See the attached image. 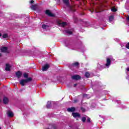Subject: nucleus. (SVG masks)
I'll return each mask as SVG.
<instances>
[{"mask_svg": "<svg viewBox=\"0 0 129 129\" xmlns=\"http://www.w3.org/2000/svg\"><path fill=\"white\" fill-rule=\"evenodd\" d=\"M29 75L27 73H24V78H28Z\"/></svg>", "mask_w": 129, "mask_h": 129, "instance_id": "obj_23", "label": "nucleus"}, {"mask_svg": "<svg viewBox=\"0 0 129 129\" xmlns=\"http://www.w3.org/2000/svg\"><path fill=\"white\" fill-rule=\"evenodd\" d=\"M31 9L33 10V11H36V10H37V6L36 5H32Z\"/></svg>", "mask_w": 129, "mask_h": 129, "instance_id": "obj_16", "label": "nucleus"}, {"mask_svg": "<svg viewBox=\"0 0 129 129\" xmlns=\"http://www.w3.org/2000/svg\"><path fill=\"white\" fill-rule=\"evenodd\" d=\"M0 37H2V34L0 33Z\"/></svg>", "mask_w": 129, "mask_h": 129, "instance_id": "obj_36", "label": "nucleus"}, {"mask_svg": "<svg viewBox=\"0 0 129 129\" xmlns=\"http://www.w3.org/2000/svg\"><path fill=\"white\" fill-rule=\"evenodd\" d=\"M3 102H4V103H5V104H7V103H8V102H9V99H8V98H7V97H5L3 99Z\"/></svg>", "mask_w": 129, "mask_h": 129, "instance_id": "obj_14", "label": "nucleus"}, {"mask_svg": "<svg viewBox=\"0 0 129 129\" xmlns=\"http://www.w3.org/2000/svg\"><path fill=\"white\" fill-rule=\"evenodd\" d=\"M87 122H90V118H88L87 119Z\"/></svg>", "mask_w": 129, "mask_h": 129, "instance_id": "obj_28", "label": "nucleus"}, {"mask_svg": "<svg viewBox=\"0 0 129 129\" xmlns=\"http://www.w3.org/2000/svg\"><path fill=\"white\" fill-rule=\"evenodd\" d=\"M81 78V77L78 75L72 76V79L73 80H79V79H80Z\"/></svg>", "mask_w": 129, "mask_h": 129, "instance_id": "obj_4", "label": "nucleus"}, {"mask_svg": "<svg viewBox=\"0 0 129 129\" xmlns=\"http://www.w3.org/2000/svg\"><path fill=\"white\" fill-rule=\"evenodd\" d=\"M45 14L49 16V17H55V14H53L52 13H51L50 10H46L45 12Z\"/></svg>", "mask_w": 129, "mask_h": 129, "instance_id": "obj_5", "label": "nucleus"}, {"mask_svg": "<svg viewBox=\"0 0 129 129\" xmlns=\"http://www.w3.org/2000/svg\"><path fill=\"white\" fill-rule=\"evenodd\" d=\"M30 3H31V4H34V1L32 0Z\"/></svg>", "mask_w": 129, "mask_h": 129, "instance_id": "obj_30", "label": "nucleus"}, {"mask_svg": "<svg viewBox=\"0 0 129 129\" xmlns=\"http://www.w3.org/2000/svg\"><path fill=\"white\" fill-rule=\"evenodd\" d=\"M111 11L112 12H116V11H117V10H116V9H115V8H112L111 9Z\"/></svg>", "mask_w": 129, "mask_h": 129, "instance_id": "obj_24", "label": "nucleus"}, {"mask_svg": "<svg viewBox=\"0 0 129 129\" xmlns=\"http://www.w3.org/2000/svg\"><path fill=\"white\" fill-rule=\"evenodd\" d=\"M110 64H111V60H110V58L107 57L106 58V63L105 64V66L108 68L109 66H110Z\"/></svg>", "mask_w": 129, "mask_h": 129, "instance_id": "obj_3", "label": "nucleus"}, {"mask_svg": "<svg viewBox=\"0 0 129 129\" xmlns=\"http://www.w3.org/2000/svg\"><path fill=\"white\" fill-rule=\"evenodd\" d=\"M66 25H67V23L66 22H62L61 23V26L62 27H65V26H66Z\"/></svg>", "mask_w": 129, "mask_h": 129, "instance_id": "obj_25", "label": "nucleus"}, {"mask_svg": "<svg viewBox=\"0 0 129 129\" xmlns=\"http://www.w3.org/2000/svg\"><path fill=\"white\" fill-rule=\"evenodd\" d=\"M85 77H86L87 78H89L90 76V74H89V73L88 72H86L85 74Z\"/></svg>", "mask_w": 129, "mask_h": 129, "instance_id": "obj_17", "label": "nucleus"}, {"mask_svg": "<svg viewBox=\"0 0 129 129\" xmlns=\"http://www.w3.org/2000/svg\"><path fill=\"white\" fill-rule=\"evenodd\" d=\"M113 16H111L109 17V22H112V21H113Z\"/></svg>", "mask_w": 129, "mask_h": 129, "instance_id": "obj_18", "label": "nucleus"}, {"mask_svg": "<svg viewBox=\"0 0 129 129\" xmlns=\"http://www.w3.org/2000/svg\"><path fill=\"white\" fill-rule=\"evenodd\" d=\"M52 103H51V101H48L47 103L46 107L47 108H50L51 107Z\"/></svg>", "mask_w": 129, "mask_h": 129, "instance_id": "obj_15", "label": "nucleus"}, {"mask_svg": "<svg viewBox=\"0 0 129 129\" xmlns=\"http://www.w3.org/2000/svg\"><path fill=\"white\" fill-rule=\"evenodd\" d=\"M49 66L48 64H45L44 67H42V71H47L49 68Z\"/></svg>", "mask_w": 129, "mask_h": 129, "instance_id": "obj_9", "label": "nucleus"}, {"mask_svg": "<svg viewBox=\"0 0 129 129\" xmlns=\"http://www.w3.org/2000/svg\"><path fill=\"white\" fill-rule=\"evenodd\" d=\"M74 86L75 87H76V86H77V84H74Z\"/></svg>", "mask_w": 129, "mask_h": 129, "instance_id": "obj_32", "label": "nucleus"}, {"mask_svg": "<svg viewBox=\"0 0 129 129\" xmlns=\"http://www.w3.org/2000/svg\"><path fill=\"white\" fill-rule=\"evenodd\" d=\"M16 76L18 78H20L22 77V72L18 71L16 73Z\"/></svg>", "mask_w": 129, "mask_h": 129, "instance_id": "obj_13", "label": "nucleus"}, {"mask_svg": "<svg viewBox=\"0 0 129 129\" xmlns=\"http://www.w3.org/2000/svg\"><path fill=\"white\" fill-rule=\"evenodd\" d=\"M75 107H71V108H68V111L69 112H73L75 110H76Z\"/></svg>", "mask_w": 129, "mask_h": 129, "instance_id": "obj_12", "label": "nucleus"}, {"mask_svg": "<svg viewBox=\"0 0 129 129\" xmlns=\"http://www.w3.org/2000/svg\"><path fill=\"white\" fill-rule=\"evenodd\" d=\"M63 2L64 3V4H65V5H66V6H67V7H69L70 11H71L72 12L75 11L74 9H73L72 8V7L69 5V0H63Z\"/></svg>", "mask_w": 129, "mask_h": 129, "instance_id": "obj_2", "label": "nucleus"}, {"mask_svg": "<svg viewBox=\"0 0 129 129\" xmlns=\"http://www.w3.org/2000/svg\"><path fill=\"white\" fill-rule=\"evenodd\" d=\"M82 121H83V122H85V121H86V118L85 117H83L82 118Z\"/></svg>", "mask_w": 129, "mask_h": 129, "instance_id": "obj_21", "label": "nucleus"}, {"mask_svg": "<svg viewBox=\"0 0 129 129\" xmlns=\"http://www.w3.org/2000/svg\"><path fill=\"white\" fill-rule=\"evenodd\" d=\"M66 33L67 34H68V35H72V32H71L70 30H65Z\"/></svg>", "mask_w": 129, "mask_h": 129, "instance_id": "obj_19", "label": "nucleus"}, {"mask_svg": "<svg viewBox=\"0 0 129 129\" xmlns=\"http://www.w3.org/2000/svg\"><path fill=\"white\" fill-rule=\"evenodd\" d=\"M8 34H4L3 35V38L4 39H6V38H8Z\"/></svg>", "mask_w": 129, "mask_h": 129, "instance_id": "obj_20", "label": "nucleus"}, {"mask_svg": "<svg viewBox=\"0 0 129 129\" xmlns=\"http://www.w3.org/2000/svg\"><path fill=\"white\" fill-rule=\"evenodd\" d=\"M7 114L9 117H13V116H14V113H13L11 110L8 111Z\"/></svg>", "mask_w": 129, "mask_h": 129, "instance_id": "obj_8", "label": "nucleus"}, {"mask_svg": "<svg viewBox=\"0 0 129 129\" xmlns=\"http://www.w3.org/2000/svg\"><path fill=\"white\" fill-rule=\"evenodd\" d=\"M74 103H77V102H78V100H74Z\"/></svg>", "mask_w": 129, "mask_h": 129, "instance_id": "obj_29", "label": "nucleus"}, {"mask_svg": "<svg viewBox=\"0 0 129 129\" xmlns=\"http://www.w3.org/2000/svg\"><path fill=\"white\" fill-rule=\"evenodd\" d=\"M47 27H48V26L45 25V24H43L42 25V28L44 29V30H46V29H47Z\"/></svg>", "mask_w": 129, "mask_h": 129, "instance_id": "obj_22", "label": "nucleus"}, {"mask_svg": "<svg viewBox=\"0 0 129 129\" xmlns=\"http://www.w3.org/2000/svg\"><path fill=\"white\" fill-rule=\"evenodd\" d=\"M2 53H0V57H2Z\"/></svg>", "mask_w": 129, "mask_h": 129, "instance_id": "obj_34", "label": "nucleus"}, {"mask_svg": "<svg viewBox=\"0 0 129 129\" xmlns=\"http://www.w3.org/2000/svg\"><path fill=\"white\" fill-rule=\"evenodd\" d=\"M72 115L75 118H76V117H80V114L78 112H73Z\"/></svg>", "mask_w": 129, "mask_h": 129, "instance_id": "obj_7", "label": "nucleus"}, {"mask_svg": "<svg viewBox=\"0 0 129 129\" xmlns=\"http://www.w3.org/2000/svg\"><path fill=\"white\" fill-rule=\"evenodd\" d=\"M69 46V44L66 45V46H67V47H68Z\"/></svg>", "mask_w": 129, "mask_h": 129, "instance_id": "obj_35", "label": "nucleus"}, {"mask_svg": "<svg viewBox=\"0 0 129 129\" xmlns=\"http://www.w3.org/2000/svg\"><path fill=\"white\" fill-rule=\"evenodd\" d=\"M127 21H129V16L127 17V18H126Z\"/></svg>", "mask_w": 129, "mask_h": 129, "instance_id": "obj_31", "label": "nucleus"}, {"mask_svg": "<svg viewBox=\"0 0 129 129\" xmlns=\"http://www.w3.org/2000/svg\"><path fill=\"white\" fill-rule=\"evenodd\" d=\"M1 51L2 53H9V52H8V47H6L1 48Z\"/></svg>", "mask_w": 129, "mask_h": 129, "instance_id": "obj_6", "label": "nucleus"}, {"mask_svg": "<svg viewBox=\"0 0 129 129\" xmlns=\"http://www.w3.org/2000/svg\"><path fill=\"white\" fill-rule=\"evenodd\" d=\"M78 65H79V62H75L71 66L70 68H71V69H72V68H73V67H77V66H78Z\"/></svg>", "mask_w": 129, "mask_h": 129, "instance_id": "obj_10", "label": "nucleus"}, {"mask_svg": "<svg viewBox=\"0 0 129 129\" xmlns=\"http://www.w3.org/2000/svg\"><path fill=\"white\" fill-rule=\"evenodd\" d=\"M125 47L127 49H129V42L126 44Z\"/></svg>", "mask_w": 129, "mask_h": 129, "instance_id": "obj_27", "label": "nucleus"}, {"mask_svg": "<svg viewBox=\"0 0 129 129\" xmlns=\"http://www.w3.org/2000/svg\"><path fill=\"white\" fill-rule=\"evenodd\" d=\"M81 110L83 111V112H84L85 111V108H83V107H81Z\"/></svg>", "mask_w": 129, "mask_h": 129, "instance_id": "obj_26", "label": "nucleus"}, {"mask_svg": "<svg viewBox=\"0 0 129 129\" xmlns=\"http://www.w3.org/2000/svg\"><path fill=\"white\" fill-rule=\"evenodd\" d=\"M6 71H11V66L9 64H6V67L5 68Z\"/></svg>", "mask_w": 129, "mask_h": 129, "instance_id": "obj_11", "label": "nucleus"}, {"mask_svg": "<svg viewBox=\"0 0 129 129\" xmlns=\"http://www.w3.org/2000/svg\"><path fill=\"white\" fill-rule=\"evenodd\" d=\"M126 70H127V71H129V68H127L126 69Z\"/></svg>", "mask_w": 129, "mask_h": 129, "instance_id": "obj_33", "label": "nucleus"}, {"mask_svg": "<svg viewBox=\"0 0 129 129\" xmlns=\"http://www.w3.org/2000/svg\"><path fill=\"white\" fill-rule=\"evenodd\" d=\"M32 80H33V79H32V78H28L27 79L21 80L20 82V83L22 86H25V83H29V82H31Z\"/></svg>", "mask_w": 129, "mask_h": 129, "instance_id": "obj_1", "label": "nucleus"}]
</instances>
